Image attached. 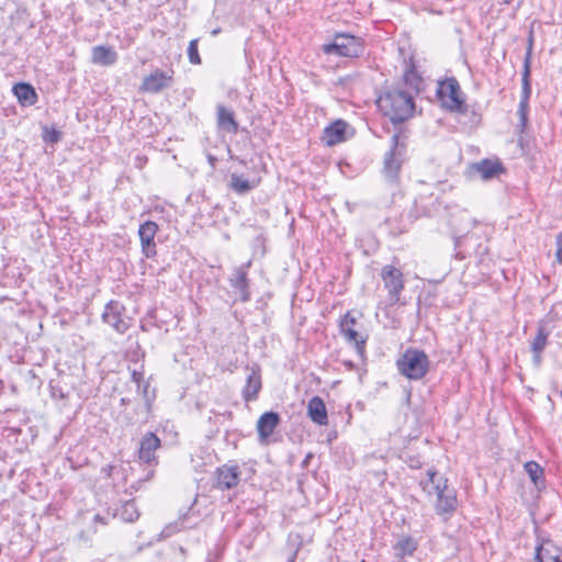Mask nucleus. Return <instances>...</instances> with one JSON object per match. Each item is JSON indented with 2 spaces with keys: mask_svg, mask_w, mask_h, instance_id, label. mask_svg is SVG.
<instances>
[{
  "mask_svg": "<svg viewBox=\"0 0 562 562\" xmlns=\"http://www.w3.org/2000/svg\"><path fill=\"white\" fill-rule=\"evenodd\" d=\"M280 420L279 414L274 412H266L259 417L257 422V431L261 443L267 442L268 438L280 424Z\"/></svg>",
  "mask_w": 562,
  "mask_h": 562,
  "instance_id": "nucleus-15",
  "label": "nucleus"
},
{
  "mask_svg": "<svg viewBox=\"0 0 562 562\" xmlns=\"http://www.w3.org/2000/svg\"><path fill=\"white\" fill-rule=\"evenodd\" d=\"M536 562H562V560L558 554L551 553L549 548L540 547L537 550Z\"/></svg>",
  "mask_w": 562,
  "mask_h": 562,
  "instance_id": "nucleus-29",
  "label": "nucleus"
},
{
  "mask_svg": "<svg viewBox=\"0 0 562 562\" xmlns=\"http://www.w3.org/2000/svg\"><path fill=\"white\" fill-rule=\"evenodd\" d=\"M381 278L392 302H397L400 293L404 289V279L401 270L391 265L384 266L381 270Z\"/></svg>",
  "mask_w": 562,
  "mask_h": 562,
  "instance_id": "nucleus-8",
  "label": "nucleus"
},
{
  "mask_svg": "<svg viewBox=\"0 0 562 562\" xmlns=\"http://www.w3.org/2000/svg\"><path fill=\"white\" fill-rule=\"evenodd\" d=\"M209 159H210V161H214L215 160V158L212 157V156H210Z\"/></svg>",
  "mask_w": 562,
  "mask_h": 562,
  "instance_id": "nucleus-38",
  "label": "nucleus"
},
{
  "mask_svg": "<svg viewBox=\"0 0 562 562\" xmlns=\"http://www.w3.org/2000/svg\"><path fill=\"white\" fill-rule=\"evenodd\" d=\"M532 55V36L529 37V45L527 48V53L524 59V69H522V78H521V95L518 105V117L519 122L517 124L518 133H524L527 123H528V110H529V99L531 95V83H530V61Z\"/></svg>",
  "mask_w": 562,
  "mask_h": 562,
  "instance_id": "nucleus-3",
  "label": "nucleus"
},
{
  "mask_svg": "<svg viewBox=\"0 0 562 562\" xmlns=\"http://www.w3.org/2000/svg\"><path fill=\"white\" fill-rule=\"evenodd\" d=\"M160 446V439L153 432L146 434L142 441L138 450V457L142 461L150 463L155 460V451Z\"/></svg>",
  "mask_w": 562,
  "mask_h": 562,
  "instance_id": "nucleus-18",
  "label": "nucleus"
},
{
  "mask_svg": "<svg viewBox=\"0 0 562 562\" xmlns=\"http://www.w3.org/2000/svg\"><path fill=\"white\" fill-rule=\"evenodd\" d=\"M557 259L562 263V232L557 236Z\"/></svg>",
  "mask_w": 562,
  "mask_h": 562,
  "instance_id": "nucleus-33",
  "label": "nucleus"
},
{
  "mask_svg": "<svg viewBox=\"0 0 562 562\" xmlns=\"http://www.w3.org/2000/svg\"><path fill=\"white\" fill-rule=\"evenodd\" d=\"M44 138H45V140L50 142V143H57L60 139V133L56 130H52V131L45 130Z\"/></svg>",
  "mask_w": 562,
  "mask_h": 562,
  "instance_id": "nucleus-31",
  "label": "nucleus"
},
{
  "mask_svg": "<svg viewBox=\"0 0 562 562\" xmlns=\"http://www.w3.org/2000/svg\"><path fill=\"white\" fill-rule=\"evenodd\" d=\"M340 333L345 337V339L350 342L355 344L356 349L358 352L362 353L364 350L366 339L359 334L357 327L358 322L356 316L348 312L344 318L340 322Z\"/></svg>",
  "mask_w": 562,
  "mask_h": 562,
  "instance_id": "nucleus-9",
  "label": "nucleus"
},
{
  "mask_svg": "<svg viewBox=\"0 0 562 562\" xmlns=\"http://www.w3.org/2000/svg\"><path fill=\"white\" fill-rule=\"evenodd\" d=\"M396 555L404 557L412 554L416 550V544L412 538H402L395 546Z\"/></svg>",
  "mask_w": 562,
  "mask_h": 562,
  "instance_id": "nucleus-28",
  "label": "nucleus"
},
{
  "mask_svg": "<svg viewBox=\"0 0 562 562\" xmlns=\"http://www.w3.org/2000/svg\"><path fill=\"white\" fill-rule=\"evenodd\" d=\"M143 380H144L143 379V373L137 372V371H133V373H132V381L136 383L137 390L140 389Z\"/></svg>",
  "mask_w": 562,
  "mask_h": 562,
  "instance_id": "nucleus-34",
  "label": "nucleus"
},
{
  "mask_svg": "<svg viewBox=\"0 0 562 562\" xmlns=\"http://www.w3.org/2000/svg\"><path fill=\"white\" fill-rule=\"evenodd\" d=\"M346 127L347 123L345 121H335L323 131L322 142L327 146H334L344 142L346 139Z\"/></svg>",
  "mask_w": 562,
  "mask_h": 562,
  "instance_id": "nucleus-16",
  "label": "nucleus"
},
{
  "mask_svg": "<svg viewBox=\"0 0 562 562\" xmlns=\"http://www.w3.org/2000/svg\"><path fill=\"white\" fill-rule=\"evenodd\" d=\"M94 519L98 520V521H102V518L99 515H95Z\"/></svg>",
  "mask_w": 562,
  "mask_h": 562,
  "instance_id": "nucleus-37",
  "label": "nucleus"
},
{
  "mask_svg": "<svg viewBox=\"0 0 562 562\" xmlns=\"http://www.w3.org/2000/svg\"><path fill=\"white\" fill-rule=\"evenodd\" d=\"M307 413L310 418L318 425H326L328 422L326 406L323 400L318 396H313L310 400Z\"/></svg>",
  "mask_w": 562,
  "mask_h": 562,
  "instance_id": "nucleus-20",
  "label": "nucleus"
},
{
  "mask_svg": "<svg viewBox=\"0 0 562 562\" xmlns=\"http://www.w3.org/2000/svg\"><path fill=\"white\" fill-rule=\"evenodd\" d=\"M250 265L251 262L248 261L247 263L235 268L229 278L232 288H234L239 293V299L243 302H247L250 299L249 283L247 278L248 268Z\"/></svg>",
  "mask_w": 562,
  "mask_h": 562,
  "instance_id": "nucleus-11",
  "label": "nucleus"
},
{
  "mask_svg": "<svg viewBox=\"0 0 562 562\" xmlns=\"http://www.w3.org/2000/svg\"><path fill=\"white\" fill-rule=\"evenodd\" d=\"M376 105L393 123L404 122L414 110L412 95L400 88L386 90L378 98Z\"/></svg>",
  "mask_w": 562,
  "mask_h": 562,
  "instance_id": "nucleus-2",
  "label": "nucleus"
},
{
  "mask_svg": "<svg viewBox=\"0 0 562 562\" xmlns=\"http://www.w3.org/2000/svg\"><path fill=\"white\" fill-rule=\"evenodd\" d=\"M13 93L24 106L33 105L37 101V93L30 83L20 82L14 85Z\"/></svg>",
  "mask_w": 562,
  "mask_h": 562,
  "instance_id": "nucleus-21",
  "label": "nucleus"
},
{
  "mask_svg": "<svg viewBox=\"0 0 562 562\" xmlns=\"http://www.w3.org/2000/svg\"><path fill=\"white\" fill-rule=\"evenodd\" d=\"M261 389V378L260 374L251 370L247 375L246 385L243 390V397L246 402H250L257 398V395Z\"/></svg>",
  "mask_w": 562,
  "mask_h": 562,
  "instance_id": "nucleus-24",
  "label": "nucleus"
},
{
  "mask_svg": "<svg viewBox=\"0 0 562 562\" xmlns=\"http://www.w3.org/2000/svg\"><path fill=\"white\" fill-rule=\"evenodd\" d=\"M428 480L423 482V488L428 494L436 495L435 510L437 515L448 519L458 507L457 493L448 485V480L440 476L436 471L428 470Z\"/></svg>",
  "mask_w": 562,
  "mask_h": 562,
  "instance_id": "nucleus-1",
  "label": "nucleus"
},
{
  "mask_svg": "<svg viewBox=\"0 0 562 562\" xmlns=\"http://www.w3.org/2000/svg\"><path fill=\"white\" fill-rule=\"evenodd\" d=\"M216 124L220 130L227 133L236 134L238 131L234 112L223 104L216 106Z\"/></svg>",
  "mask_w": 562,
  "mask_h": 562,
  "instance_id": "nucleus-17",
  "label": "nucleus"
},
{
  "mask_svg": "<svg viewBox=\"0 0 562 562\" xmlns=\"http://www.w3.org/2000/svg\"><path fill=\"white\" fill-rule=\"evenodd\" d=\"M91 60L93 64L111 66L117 60V53L110 46H95L92 48Z\"/></svg>",
  "mask_w": 562,
  "mask_h": 562,
  "instance_id": "nucleus-19",
  "label": "nucleus"
},
{
  "mask_svg": "<svg viewBox=\"0 0 562 562\" xmlns=\"http://www.w3.org/2000/svg\"><path fill=\"white\" fill-rule=\"evenodd\" d=\"M229 187L238 194H245L256 187L255 182L244 179L241 176L232 173L229 178Z\"/></svg>",
  "mask_w": 562,
  "mask_h": 562,
  "instance_id": "nucleus-25",
  "label": "nucleus"
},
{
  "mask_svg": "<svg viewBox=\"0 0 562 562\" xmlns=\"http://www.w3.org/2000/svg\"><path fill=\"white\" fill-rule=\"evenodd\" d=\"M148 389H149V383L146 382V383H142V386L140 389L138 390L139 392H142L144 398L146 401H149V396H148Z\"/></svg>",
  "mask_w": 562,
  "mask_h": 562,
  "instance_id": "nucleus-36",
  "label": "nucleus"
},
{
  "mask_svg": "<svg viewBox=\"0 0 562 562\" xmlns=\"http://www.w3.org/2000/svg\"><path fill=\"white\" fill-rule=\"evenodd\" d=\"M428 357L417 349H407L397 360L398 371L411 380H420L428 372Z\"/></svg>",
  "mask_w": 562,
  "mask_h": 562,
  "instance_id": "nucleus-4",
  "label": "nucleus"
},
{
  "mask_svg": "<svg viewBox=\"0 0 562 562\" xmlns=\"http://www.w3.org/2000/svg\"><path fill=\"white\" fill-rule=\"evenodd\" d=\"M173 70L156 69L143 79L140 90L148 93H159L172 83Z\"/></svg>",
  "mask_w": 562,
  "mask_h": 562,
  "instance_id": "nucleus-7",
  "label": "nucleus"
},
{
  "mask_svg": "<svg viewBox=\"0 0 562 562\" xmlns=\"http://www.w3.org/2000/svg\"><path fill=\"white\" fill-rule=\"evenodd\" d=\"M240 470L237 465H227L218 468L216 471V484L220 490H231L239 483Z\"/></svg>",
  "mask_w": 562,
  "mask_h": 562,
  "instance_id": "nucleus-14",
  "label": "nucleus"
},
{
  "mask_svg": "<svg viewBox=\"0 0 562 562\" xmlns=\"http://www.w3.org/2000/svg\"><path fill=\"white\" fill-rule=\"evenodd\" d=\"M524 469L532 483L538 487L542 483V468L535 461H528L525 463Z\"/></svg>",
  "mask_w": 562,
  "mask_h": 562,
  "instance_id": "nucleus-27",
  "label": "nucleus"
},
{
  "mask_svg": "<svg viewBox=\"0 0 562 562\" xmlns=\"http://www.w3.org/2000/svg\"><path fill=\"white\" fill-rule=\"evenodd\" d=\"M188 57L191 64L200 65L201 58L198 52V40H192L188 46Z\"/></svg>",
  "mask_w": 562,
  "mask_h": 562,
  "instance_id": "nucleus-30",
  "label": "nucleus"
},
{
  "mask_svg": "<svg viewBox=\"0 0 562 562\" xmlns=\"http://www.w3.org/2000/svg\"><path fill=\"white\" fill-rule=\"evenodd\" d=\"M548 336L549 333L546 330V328L543 326H539L537 335L530 344L532 359L536 366H539L541 362V353L547 347Z\"/></svg>",
  "mask_w": 562,
  "mask_h": 562,
  "instance_id": "nucleus-22",
  "label": "nucleus"
},
{
  "mask_svg": "<svg viewBox=\"0 0 562 562\" xmlns=\"http://www.w3.org/2000/svg\"><path fill=\"white\" fill-rule=\"evenodd\" d=\"M473 170L479 172L483 179H491L503 171L502 164L498 160L483 159L472 166Z\"/></svg>",
  "mask_w": 562,
  "mask_h": 562,
  "instance_id": "nucleus-23",
  "label": "nucleus"
},
{
  "mask_svg": "<svg viewBox=\"0 0 562 562\" xmlns=\"http://www.w3.org/2000/svg\"><path fill=\"white\" fill-rule=\"evenodd\" d=\"M323 49L326 54L344 57H357L362 52V45L356 36L349 34H338L329 44H325Z\"/></svg>",
  "mask_w": 562,
  "mask_h": 562,
  "instance_id": "nucleus-6",
  "label": "nucleus"
},
{
  "mask_svg": "<svg viewBox=\"0 0 562 562\" xmlns=\"http://www.w3.org/2000/svg\"><path fill=\"white\" fill-rule=\"evenodd\" d=\"M157 229V224L151 221H147L139 226L138 235L142 244V251L147 258H151L156 255L154 238Z\"/></svg>",
  "mask_w": 562,
  "mask_h": 562,
  "instance_id": "nucleus-12",
  "label": "nucleus"
},
{
  "mask_svg": "<svg viewBox=\"0 0 562 562\" xmlns=\"http://www.w3.org/2000/svg\"><path fill=\"white\" fill-rule=\"evenodd\" d=\"M404 80H405V82H409L411 85H412L413 80L419 81V79L417 78V76L415 75V72L413 70H408L405 72Z\"/></svg>",
  "mask_w": 562,
  "mask_h": 562,
  "instance_id": "nucleus-35",
  "label": "nucleus"
},
{
  "mask_svg": "<svg viewBox=\"0 0 562 562\" xmlns=\"http://www.w3.org/2000/svg\"><path fill=\"white\" fill-rule=\"evenodd\" d=\"M120 517L127 522H133L138 519L139 513L134 501H128L122 505Z\"/></svg>",
  "mask_w": 562,
  "mask_h": 562,
  "instance_id": "nucleus-26",
  "label": "nucleus"
},
{
  "mask_svg": "<svg viewBox=\"0 0 562 562\" xmlns=\"http://www.w3.org/2000/svg\"><path fill=\"white\" fill-rule=\"evenodd\" d=\"M178 531V527L177 525H168L164 528V530L161 531V538H169L171 537L173 533H176Z\"/></svg>",
  "mask_w": 562,
  "mask_h": 562,
  "instance_id": "nucleus-32",
  "label": "nucleus"
},
{
  "mask_svg": "<svg viewBox=\"0 0 562 562\" xmlns=\"http://www.w3.org/2000/svg\"><path fill=\"white\" fill-rule=\"evenodd\" d=\"M438 98L450 111H461L464 104L463 93L456 78H448L439 83Z\"/></svg>",
  "mask_w": 562,
  "mask_h": 562,
  "instance_id": "nucleus-5",
  "label": "nucleus"
},
{
  "mask_svg": "<svg viewBox=\"0 0 562 562\" xmlns=\"http://www.w3.org/2000/svg\"><path fill=\"white\" fill-rule=\"evenodd\" d=\"M398 135L392 136V148L384 157L383 172L391 181L395 180L401 169L402 160L398 158L401 153L397 150Z\"/></svg>",
  "mask_w": 562,
  "mask_h": 562,
  "instance_id": "nucleus-13",
  "label": "nucleus"
},
{
  "mask_svg": "<svg viewBox=\"0 0 562 562\" xmlns=\"http://www.w3.org/2000/svg\"><path fill=\"white\" fill-rule=\"evenodd\" d=\"M124 306L117 301H111L102 313L104 323L113 327L117 333L124 334L128 327V321L122 316Z\"/></svg>",
  "mask_w": 562,
  "mask_h": 562,
  "instance_id": "nucleus-10",
  "label": "nucleus"
}]
</instances>
